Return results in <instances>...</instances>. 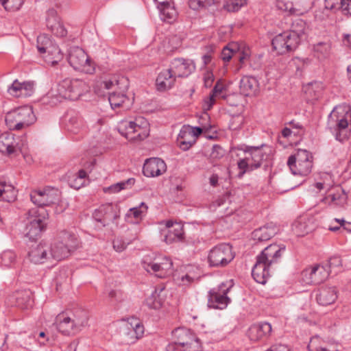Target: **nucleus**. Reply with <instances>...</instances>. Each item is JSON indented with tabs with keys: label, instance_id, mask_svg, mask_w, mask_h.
Returning a JSON list of instances; mask_svg holds the SVG:
<instances>
[{
	"label": "nucleus",
	"instance_id": "obj_24",
	"mask_svg": "<svg viewBox=\"0 0 351 351\" xmlns=\"http://www.w3.org/2000/svg\"><path fill=\"white\" fill-rule=\"evenodd\" d=\"M309 351H337L331 340H324L316 335L313 337L307 346Z\"/></svg>",
	"mask_w": 351,
	"mask_h": 351
},
{
	"label": "nucleus",
	"instance_id": "obj_36",
	"mask_svg": "<svg viewBox=\"0 0 351 351\" xmlns=\"http://www.w3.org/2000/svg\"><path fill=\"white\" fill-rule=\"evenodd\" d=\"M294 175L307 176L311 171L313 161L306 160L303 162H296L293 165H288Z\"/></svg>",
	"mask_w": 351,
	"mask_h": 351
},
{
	"label": "nucleus",
	"instance_id": "obj_47",
	"mask_svg": "<svg viewBox=\"0 0 351 351\" xmlns=\"http://www.w3.org/2000/svg\"><path fill=\"white\" fill-rule=\"evenodd\" d=\"M247 4V0H226L223 8L228 12H235Z\"/></svg>",
	"mask_w": 351,
	"mask_h": 351
},
{
	"label": "nucleus",
	"instance_id": "obj_23",
	"mask_svg": "<svg viewBox=\"0 0 351 351\" xmlns=\"http://www.w3.org/2000/svg\"><path fill=\"white\" fill-rule=\"evenodd\" d=\"M194 69L189 60L183 58L174 59L171 64L172 73L176 77H182L188 76Z\"/></svg>",
	"mask_w": 351,
	"mask_h": 351
},
{
	"label": "nucleus",
	"instance_id": "obj_43",
	"mask_svg": "<svg viewBox=\"0 0 351 351\" xmlns=\"http://www.w3.org/2000/svg\"><path fill=\"white\" fill-rule=\"evenodd\" d=\"M313 156L310 152L305 149H298L297 152L289 157L287 165H293L296 162H303L306 160H311Z\"/></svg>",
	"mask_w": 351,
	"mask_h": 351
},
{
	"label": "nucleus",
	"instance_id": "obj_11",
	"mask_svg": "<svg viewBox=\"0 0 351 351\" xmlns=\"http://www.w3.org/2000/svg\"><path fill=\"white\" fill-rule=\"evenodd\" d=\"M172 266L171 260L167 256L155 258L151 263H143V267L147 272L154 274L158 278H165L170 274Z\"/></svg>",
	"mask_w": 351,
	"mask_h": 351
},
{
	"label": "nucleus",
	"instance_id": "obj_60",
	"mask_svg": "<svg viewBox=\"0 0 351 351\" xmlns=\"http://www.w3.org/2000/svg\"><path fill=\"white\" fill-rule=\"evenodd\" d=\"M225 150L218 145H215L212 147V151L210 154V157L212 159H219L223 156Z\"/></svg>",
	"mask_w": 351,
	"mask_h": 351
},
{
	"label": "nucleus",
	"instance_id": "obj_30",
	"mask_svg": "<svg viewBox=\"0 0 351 351\" xmlns=\"http://www.w3.org/2000/svg\"><path fill=\"white\" fill-rule=\"evenodd\" d=\"M347 201V195L340 187H337L332 193L328 192V194L322 199V202L334 204L342 206Z\"/></svg>",
	"mask_w": 351,
	"mask_h": 351
},
{
	"label": "nucleus",
	"instance_id": "obj_26",
	"mask_svg": "<svg viewBox=\"0 0 351 351\" xmlns=\"http://www.w3.org/2000/svg\"><path fill=\"white\" fill-rule=\"evenodd\" d=\"M239 88L244 96L255 95L258 90V80L252 76H244L240 81Z\"/></svg>",
	"mask_w": 351,
	"mask_h": 351
},
{
	"label": "nucleus",
	"instance_id": "obj_51",
	"mask_svg": "<svg viewBox=\"0 0 351 351\" xmlns=\"http://www.w3.org/2000/svg\"><path fill=\"white\" fill-rule=\"evenodd\" d=\"M133 128V121H123L119 127V132L130 140V137L134 135Z\"/></svg>",
	"mask_w": 351,
	"mask_h": 351
},
{
	"label": "nucleus",
	"instance_id": "obj_7",
	"mask_svg": "<svg viewBox=\"0 0 351 351\" xmlns=\"http://www.w3.org/2000/svg\"><path fill=\"white\" fill-rule=\"evenodd\" d=\"M234 258L232 246L221 243L213 247L208 255V262L213 267H224Z\"/></svg>",
	"mask_w": 351,
	"mask_h": 351
},
{
	"label": "nucleus",
	"instance_id": "obj_41",
	"mask_svg": "<svg viewBox=\"0 0 351 351\" xmlns=\"http://www.w3.org/2000/svg\"><path fill=\"white\" fill-rule=\"evenodd\" d=\"M70 316L71 319L73 321L78 331L87 324L88 315L87 313L83 310H77Z\"/></svg>",
	"mask_w": 351,
	"mask_h": 351
},
{
	"label": "nucleus",
	"instance_id": "obj_42",
	"mask_svg": "<svg viewBox=\"0 0 351 351\" xmlns=\"http://www.w3.org/2000/svg\"><path fill=\"white\" fill-rule=\"evenodd\" d=\"M224 89V85L220 81H218L215 85L211 94L210 95L208 100L205 101L204 109L209 110L215 102V97L220 95Z\"/></svg>",
	"mask_w": 351,
	"mask_h": 351
},
{
	"label": "nucleus",
	"instance_id": "obj_61",
	"mask_svg": "<svg viewBox=\"0 0 351 351\" xmlns=\"http://www.w3.org/2000/svg\"><path fill=\"white\" fill-rule=\"evenodd\" d=\"M276 6L279 10L291 12L293 9V3L290 0H277Z\"/></svg>",
	"mask_w": 351,
	"mask_h": 351
},
{
	"label": "nucleus",
	"instance_id": "obj_13",
	"mask_svg": "<svg viewBox=\"0 0 351 351\" xmlns=\"http://www.w3.org/2000/svg\"><path fill=\"white\" fill-rule=\"evenodd\" d=\"M32 202L40 208L56 204L59 199V192L54 189H45L43 191H34L30 195ZM35 209H37L36 208Z\"/></svg>",
	"mask_w": 351,
	"mask_h": 351
},
{
	"label": "nucleus",
	"instance_id": "obj_45",
	"mask_svg": "<svg viewBox=\"0 0 351 351\" xmlns=\"http://www.w3.org/2000/svg\"><path fill=\"white\" fill-rule=\"evenodd\" d=\"M306 94L309 95L312 99H317L322 90V86L320 82H313L308 84L304 87Z\"/></svg>",
	"mask_w": 351,
	"mask_h": 351
},
{
	"label": "nucleus",
	"instance_id": "obj_5",
	"mask_svg": "<svg viewBox=\"0 0 351 351\" xmlns=\"http://www.w3.org/2000/svg\"><path fill=\"white\" fill-rule=\"evenodd\" d=\"M36 120L30 106H23L8 112L5 115V123L11 130H20L29 127Z\"/></svg>",
	"mask_w": 351,
	"mask_h": 351
},
{
	"label": "nucleus",
	"instance_id": "obj_16",
	"mask_svg": "<svg viewBox=\"0 0 351 351\" xmlns=\"http://www.w3.org/2000/svg\"><path fill=\"white\" fill-rule=\"evenodd\" d=\"M50 247L47 243H40L32 248L28 254L29 261L34 264L51 263L49 256Z\"/></svg>",
	"mask_w": 351,
	"mask_h": 351
},
{
	"label": "nucleus",
	"instance_id": "obj_63",
	"mask_svg": "<svg viewBox=\"0 0 351 351\" xmlns=\"http://www.w3.org/2000/svg\"><path fill=\"white\" fill-rule=\"evenodd\" d=\"M182 239L181 237H177L171 230H168V233L165 236V241L167 243H171L174 241H180Z\"/></svg>",
	"mask_w": 351,
	"mask_h": 351
},
{
	"label": "nucleus",
	"instance_id": "obj_21",
	"mask_svg": "<svg viewBox=\"0 0 351 351\" xmlns=\"http://www.w3.org/2000/svg\"><path fill=\"white\" fill-rule=\"evenodd\" d=\"M47 27L56 36L64 37L66 34V30L59 21L57 16V12L53 9L48 10L47 14Z\"/></svg>",
	"mask_w": 351,
	"mask_h": 351
},
{
	"label": "nucleus",
	"instance_id": "obj_33",
	"mask_svg": "<svg viewBox=\"0 0 351 351\" xmlns=\"http://www.w3.org/2000/svg\"><path fill=\"white\" fill-rule=\"evenodd\" d=\"M276 234V228L273 226H265L256 229L252 232V238L256 242L269 240Z\"/></svg>",
	"mask_w": 351,
	"mask_h": 351
},
{
	"label": "nucleus",
	"instance_id": "obj_2",
	"mask_svg": "<svg viewBox=\"0 0 351 351\" xmlns=\"http://www.w3.org/2000/svg\"><path fill=\"white\" fill-rule=\"evenodd\" d=\"M306 22L299 18L292 21L290 29L276 36L272 40V46L280 54L294 51L299 45L302 36L305 34Z\"/></svg>",
	"mask_w": 351,
	"mask_h": 351
},
{
	"label": "nucleus",
	"instance_id": "obj_29",
	"mask_svg": "<svg viewBox=\"0 0 351 351\" xmlns=\"http://www.w3.org/2000/svg\"><path fill=\"white\" fill-rule=\"evenodd\" d=\"M108 100L112 108L122 106L128 109L132 104V101L126 96L125 92L120 90L113 91L110 93Z\"/></svg>",
	"mask_w": 351,
	"mask_h": 351
},
{
	"label": "nucleus",
	"instance_id": "obj_12",
	"mask_svg": "<svg viewBox=\"0 0 351 351\" xmlns=\"http://www.w3.org/2000/svg\"><path fill=\"white\" fill-rule=\"evenodd\" d=\"M301 276L302 282L306 285H317L328 278L329 272L324 266L316 265L303 270Z\"/></svg>",
	"mask_w": 351,
	"mask_h": 351
},
{
	"label": "nucleus",
	"instance_id": "obj_17",
	"mask_svg": "<svg viewBox=\"0 0 351 351\" xmlns=\"http://www.w3.org/2000/svg\"><path fill=\"white\" fill-rule=\"evenodd\" d=\"M228 291L229 288L226 289L220 288L218 291L215 289L211 290L209 292L208 306L214 308L219 309L226 308L230 301V298L226 295Z\"/></svg>",
	"mask_w": 351,
	"mask_h": 351
},
{
	"label": "nucleus",
	"instance_id": "obj_34",
	"mask_svg": "<svg viewBox=\"0 0 351 351\" xmlns=\"http://www.w3.org/2000/svg\"><path fill=\"white\" fill-rule=\"evenodd\" d=\"M175 339V344L182 347L188 346L191 344L193 337L188 329L185 328H178L172 332Z\"/></svg>",
	"mask_w": 351,
	"mask_h": 351
},
{
	"label": "nucleus",
	"instance_id": "obj_46",
	"mask_svg": "<svg viewBox=\"0 0 351 351\" xmlns=\"http://www.w3.org/2000/svg\"><path fill=\"white\" fill-rule=\"evenodd\" d=\"M135 180L134 178H129L125 181L116 183L104 189L106 193H115L121 191L127 188L128 186H132L134 185Z\"/></svg>",
	"mask_w": 351,
	"mask_h": 351
},
{
	"label": "nucleus",
	"instance_id": "obj_6",
	"mask_svg": "<svg viewBox=\"0 0 351 351\" xmlns=\"http://www.w3.org/2000/svg\"><path fill=\"white\" fill-rule=\"evenodd\" d=\"M36 47L45 61L51 66L56 65L63 58L58 46L46 34L38 36Z\"/></svg>",
	"mask_w": 351,
	"mask_h": 351
},
{
	"label": "nucleus",
	"instance_id": "obj_55",
	"mask_svg": "<svg viewBox=\"0 0 351 351\" xmlns=\"http://www.w3.org/2000/svg\"><path fill=\"white\" fill-rule=\"evenodd\" d=\"M84 125L83 121L80 118L73 117L69 120L68 130L73 133H77Z\"/></svg>",
	"mask_w": 351,
	"mask_h": 351
},
{
	"label": "nucleus",
	"instance_id": "obj_3",
	"mask_svg": "<svg viewBox=\"0 0 351 351\" xmlns=\"http://www.w3.org/2000/svg\"><path fill=\"white\" fill-rule=\"evenodd\" d=\"M88 90L86 83L80 79L66 78L60 82L55 88L51 90V96L58 100L62 99L76 100Z\"/></svg>",
	"mask_w": 351,
	"mask_h": 351
},
{
	"label": "nucleus",
	"instance_id": "obj_27",
	"mask_svg": "<svg viewBox=\"0 0 351 351\" xmlns=\"http://www.w3.org/2000/svg\"><path fill=\"white\" fill-rule=\"evenodd\" d=\"M271 331V326L264 322L252 326L248 330V337L251 341H256L269 335Z\"/></svg>",
	"mask_w": 351,
	"mask_h": 351
},
{
	"label": "nucleus",
	"instance_id": "obj_54",
	"mask_svg": "<svg viewBox=\"0 0 351 351\" xmlns=\"http://www.w3.org/2000/svg\"><path fill=\"white\" fill-rule=\"evenodd\" d=\"M210 5L207 0H189V6L193 10H202Z\"/></svg>",
	"mask_w": 351,
	"mask_h": 351
},
{
	"label": "nucleus",
	"instance_id": "obj_48",
	"mask_svg": "<svg viewBox=\"0 0 351 351\" xmlns=\"http://www.w3.org/2000/svg\"><path fill=\"white\" fill-rule=\"evenodd\" d=\"M327 270L329 274L331 273L337 274L341 271L342 267V260L340 256H335L331 257L326 265Z\"/></svg>",
	"mask_w": 351,
	"mask_h": 351
},
{
	"label": "nucleus",
	"instance_id": "obj_19",
	"mask_svg": "<svg viewBox=\"0 0 351 351\" xmlns=\"http://www.w3.org/2000/svg\"><path fill=\"white\" fill-rule=\"evenodd\" d=\"M101 86L106 90L114 89V91L125 92L129 87V80L127 77L114 75L101 82Z\"/></svg>",
	"mask_w": 351,
	"mask_h": 351
},
{
	"label": "nucleus",
	"instance_id": "obj_38",
	"mask_svg": "<svg viewBox=\"0 0 351 351\" xmlns=\"http://www.w3.org/2000/svg\"><path fill=\"white\" fill-rule=\"evenodd\" d=\"M33 300L29 291L18 292L16 296V305L23 309H26L32 306Z\"/></svg>",
	"mask_w": 351,
	"mask_h": 351
},
{
	"label": "nucleus",
	"instance_id": "obj_53",
	"mask_svg": "<svg viewBox=\"0 0 351 351\" xmlns=\"http://www.w3.org/2000/svg\"><path fill=\"white\" fill-rule=\"evenodd\" d=\"M1 184L3 186L2 191H4L3 200L9 202L14 201L16 197L14 188L12 185H6L5 182H1Z\"/></svg>",
	"mask_w": 351,
	"mask_h": 351
},
{
	"label": "nucleus",
	"instance_id": "obj_28",
	"mask_svg": "<svg viewBox=\"0 0 351 351\" xmlns=\"http://www.w3.org/2000/svg\"><path fill=\"white\" fill-rule=\"evenodd\" d=\"M337 298V291L335 287H323L319 290L316 296L317 302L322 306L332 304Z\"/></svg>",
	"mask_w": 351,
	"mask_h": 351
},
{
	"label": "nucleus",
	"instance_id": "obj_62",
	"mask_svg": "<svg viewBox=\"0 0 351 351\" xmlns=\"http://www.w3.org/2000/svg\"><path fill=\"white\" fill-rule=\"evenodd\" d=\"M129 243H125L122 239L117 238L113 241V247L119 252L123 251L128 246Z\"/></svg>",
	"mask_w": 351,
	"mask_h": 351
},
{
	"label": "nucleus",
	"instance_id": "obj_8",
	"mask_svg": "<svg viewBox=\"0 0 351 351\" xmlns=\"http://www.w3.org/2000/svg\"><path fill=\"white\" fill-rule=\"evenodd\" d=\"M69 64L76 71L91 74L95 68L90 64V60L86 52L79 47H71L67 57Z\"/></svg>",
	"mask_w": 351,
	"mask_h": 351
},
{
	"label": "nucleus",
	"instance_id": "obj_20",
	"mask_svg": "<svg viewBox=\"0 0 351 351\" xmlns=\"http://www.w3.org/2000/svg\"><path fill=\"white\" fill-rule=\"evenodd\" d=\"M49 246L50 247L49 253L51 262L53 261H60L67 258L72 250L71 248H75V245L69 246L61 241L54 242L49 245Z\"/></svg>",
	"mask_w": 351,
	"mask_h": 351
},
{
	"label": "nucleus",
	"instance_id": "obj_52",
	"mask_svg": "<svg viewBox=\"0 0 351 351\" xmlns=\"http://www.w3.org/2000/svg\"><path fill=\"white\" fill-rule=\"evenodd\" d=\"M0 1L6 10L16 11L21 8L25 0H0Z\"/></svg>",
	"mask_w": 351,
	"mask_h": 351
},
{
	"label": "nucleus",
	"instance_id": "obj_10",
	"mask_svg": "<svg viewBox=\"0 0 351 351\" xmlns=\"http://www.w3.org/2000/svg\"><path fill=\"white\" fill-rule=\"evenodd\" d=\"M46 210L45 209H30L28 211L29 223L26 226L25 236L29 240H35L40 236L44 229L43 219H45Z\"/></svg>",
	"mask_w": 351,
	"mask_h": 351
},
{
	"label": "nucleus",
	"instance_id": "obj_56",
	"mask_svg": "<svg viewBox=\"0 0 351 351\" xmlns=\"http://www.w3.org/2000/svg\"><path fill=\"white\" fill-rule=\"evenodd\" d=\"M187 135V132L185 130H181L179 136H178V143L180 144V147L184 150H188L193 144L195 141H186L184 138Z\"/></svg>",
	"mask_w": 351,
	"mask_h": 351
},
{
	"label": "nucleus",
	"instance_id": "obj_15",
	"mask_svg": "<svg viewBox=\"0 0 351 351\" xmlns=\"http://www.w3.org/2000/svg\"><path fill=\"white\" fill-rule=\"evenodd\" d=\"M166 170V164L162 159L152 158L145 160L143 172L147 177H155L162 175Z\"/></svg>",
	"mask_w": 351,
	"mask_h": 351
},
{
	"label": "nucleus",
	"instance_id": "obj_57",
	"mask_svg": "<svg viewBox=\"0 0 351 351\" xmlns=\"http://www.w3.org/2000/svg\"><path fill=\"white\" fill-rule=\"evenodd\" d=\"M238 167L241 170L239 176H242L246 171L254 170L252 167V162H249V158L245 156V158L240 160L238 162Z\"/></svg>",
	"mask_w": 351,
	"mask_h": 351
},
{
	"label": "nucleus",
	"instance_id": "obj_9",
	"mask_svg": "<svg viewBox=\"0 0 351 351\" xmlns=\"http://www.w3.org/2000/svg\"><path fill=\"white\" fill-rule=\"evenodd\" d=\"M93 217L101 224V227L108 226L116 223L119 218L120 208L112 204H103L94 211Z\"/></svg>",
	"mask_w": 351,
	"mask_h": 351
},
{
	"label": "nucleus",
	"instance_id": "obj_35",
	"mask_svg": "<svg viewBox=\"0 0 351 351\" xmlns=\"http://www.w3.org/2000/svg\"><path fill=\"white\" fill-rule=\"evenodd\" d=\"M14 135L4 132L0 135V152L10 155L15 152Z\"/></svg>",
	"mask_w": 351,
	"mask_h": 351
},
{
	"label": "nucleus",
	"instance_id": "obj_39",
	"mask_svg": "<svg viewBox=\"0 0 351 351\" xmlns=\"http://www.w3.org/2000/svg\"><path fill=\"white\" fill-rule=\"evenodd\" d=\"M158 8L160 10L162 20L169 23L175 20L177 16V12L174 7L171 5L169 2L162 5L158 6Z\"/></svg>",
	"mask_w": 351,
	"mask_h": 351
},
{
	"label": "nucleus",
	"instance_id": "obj_59",
	"mask_svg": "<svg viewBox=\"0 0 351 351\" xmlns=\"http://www.w3.org/2000/svg\"><path fill=\"white\" fill-rule=\"evenodd\" d=\"M344 0H324L325 8L328 10H339L343 6Z\"/></svg>",
	"mask_w": 351,
	"mask_h": 351
},
{
	"label": "nucleus",
	"instance_id": "obj_25",
	"mask_svg": "<svg viewBox=\"0 0 351 351\" xmlns=\"http://www.w3.org/2000/svg\"><path fill=\"white\" fill-rule=\"evenodd\" d=\"M176 76L172 73L171 69H166L161 71L156 80L157 89L160 91H165L170 89L175 83Z\"/></svg>",
	"mask_w": 351,
	"mask_h": 351
},
{
	"label": "nucleus",
	"instance_id": "obj_18",
	"mask_svg": "<svg viewBox=\"0 0 351 351\" xmlns=\"http://www.w3.org/2000/svg\"><path fill=\"white\" fill-rule=\"evenodd\" d=\"M8 91L13 97H29L34 93V83L31 82H20L16 80L8 88Z\"/></svg>",
	"mask_w": 351,
	"mask_h": 351
},
{
	"label": "nucleus",
	"instance_id": "obj_22",
	"mask_svg": "<svg viewBox=\"0 0 351 351\" xmlns=\"http://www.w3.org/2000/svg\"><path fill=\"white\" fill-rule=\"evenodd\" d=\"M57 329L64 335H74L79 332L71 319V316L66 313H60L56 318Z\"/></svg>",
	"mask_w": 351,
	"mask_h": 351
},
{
	"label": "nucleus",
	"instance_id": "obj_32",
	"mask_svg": "<svg viewBox=\"0 0 351 351\" xmlns=\"http://www.w3.org/2000/svg\"><path fill=\"white\" fill-rule=\"evenodd\" d=\"M134 135L130 137V140H143L148 136V123L143 117L136 118L133 121Z\"/></svg>",
	"mask_w": 351,
	"mask_h": 351
},
{
	"label": "nucleus",
	"instance_id": "obj_58",
	"mask_svg": "<svg viewBox=\"0 0 351 351\" xmlns=\"http://www.w3.org/2000/svg\"><path fill=\"white\" fill-rule=\"evenodd\" d=\"M147 206L144 202H142L138 206L130 208L129 212L134 218L138 219L141 217L143 213L147 212Z\"/></svg>",
	"mask_w": 351,
	"mask_h": 351
},
{
	"label": "nucleus",
	"instance_id": "obj_40",
	"mask_svg": "<svg viewBox=\"0 0 351 351\" xmlns=\"http://www.w3.org/2000/svg\"><path fill=\"white\" fill-rule=\"evenodd\" d=\"M247 156H246V157L247 158H249V162H252V168L255 169L261 166L264 157V154L262 150L258 147H253L247 153Z\"/></svg>",
	"mask_w": 351,
	"mask_h": 351
},
{
	"label": "nucleus",
	"instance_id": "obj_4",
	"mask_svg": "<svg viewBox=\"0 0 351 351\" xmlns=\"http://www.w3.org/2000/svg\"><path fill=\"white\" fill-rule=\"evenodd\" d=\"M351 121V108L347 104H341L334 108L328 116V125L336 133V139L343 141L348 138V122Z\"/></svg>",
	"mask_w": 351,
	"mask_h": 351
},
{
	"label": "nucleus",
	"instance_id": "obj_44",
	"mask_svg": "<svg viewBox=\"0 0 351 351\" xmlns=\"http://www.w3.org/2000/svg\"><path fill=\"white\" fill-rule=\"evenodd\" d=\"M86 176L87 173L84 169L80 170L77 174L74 175L69 178V185L75 189H80L84 186Z\"/></svg>",
	"mask_w": 351,
	"mask_h": 351
},
{
	"label": "nucleus",
	"instance_id": "obj_1",
	"mask_svg": "<svg viewBox=\"0 0 351 351\" xmlns=\"http://www.w3.org/2000/svg\"><path fill=\"white\" fill-rule=\"evenodd\" d=\"M285 250V246L271 244L265 247L256 258L252 268V276L258 283L265 284L271 270L276 268Z\"/></svg>",
	"mask_w": 351,
	"mask_h": 351
},
{
	"label": "nucleus",
	"instance_id": "obj_64",
	"mask_svg": "<svg viewBox=\"0 0 351 351\" xmlns=\"http://www.w3.org/2000/svg\"><path fill=\"white\" fill-rule=\"evenodd\" d=\"M136 335V339H138L143 337L144 333V326L141 322L136 326H134V328L132 329Z\"/></svg>",
	"mask_w": 351,
	"mask_h": 351
},
{
	"label": "nucleus",
	"instance_id": "obj_50",
	"mask_svg": "<svg viewBox=\"0 0 351 351\" xmlns=\"http://www.w3.org/2000/svg\"><path fill=\"white\" fill-rule=\"evenodd\" d=\"M330 50V44L328 43H319L314 45V51L317 54L318 58H325L329 53Z\"/></svg>",
	"mask_w": 351,
	"mask_h": 351
},
{
	"label": "nucleus",
	"instance_id": "obj_31",
	"mask_svg": "<svg viewBox=\"0 0 351 351\" xmlns=\"http://www.w3.org/2000/svg\"><path fill=\"white\" fill-rule=\"evenodd\" d=\"M315 228L312 218H300L293 225V230L298 236H303L312 232Z\"/></svg>",
	"mask_w": 351,
	"mask_h": 351
},
{
	"label": "nucleus",
	"instance_id": "obj_49",
	"mask_svg": "<svg viewBox=\"0 0 351 351\" xmlns=\"http://www.w3.org/2000/svg\"><path fill=\"white\" fill-rule=\"evenodd\" d=\"M0 258L3 265L10 267L16 263V255L12 250H5L1 253Z\"/></svg>",
	"mask_w": 351,
	"mask_h": 351
},
{
	"label": "nucleus",
	"instance_id": "obj_14",
	"mask_svg": "<svg viewBox=\"0 0 351 351\" xmlns=\"http://www.w3.org/2000/svg\"><path fill=\"white\" fill-rule=\"evenodd\" d=\"M221 56L224 62L230 61L232 58L237 59L239 62L240 67L250 58L248 49H241V46L237 43H229L223 49Z\"/></svg>",
	"mask_w": 351,
	"mask_h": 351
},
{
	"label": "nucleus",
	"instance_id": "obj_37",
	"mask_svg": "<svg viewBox=\"0 0 351 351\" xmlns=\"http://www.w3.org/2000/svg\"><path fill=\"white\" fill-rule=\"evenodd\" d=\"M163 291V289L160 288L158 291L156 289L151 295L145 300V304L152 309H159L162 304L163 300L160 297V293Z\"/></svg>",
	"mask_w": 351,
	"mask_h": 351
}]
</instances>
